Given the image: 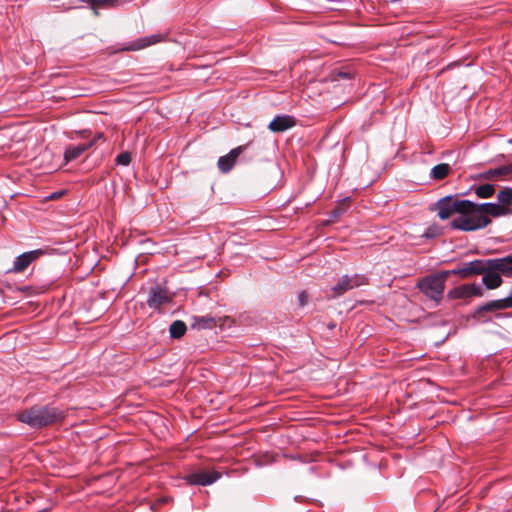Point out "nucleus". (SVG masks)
Listing matches in <instances>:
<instances>
[{
  "label": "nucleus",
  "instance_id": "obj_1",
  "mask_svg": "<svg viewBox=\"0 0 512 512\" xmlns=\"http://www.w3.org/2000/svg\"><path fill=\"white\" fill-rule=\"evenodd\" d=\"M466 205L462 208L458 217L454 218L450 226L453 229L461 231H475L487 227L491 220L486 215H481L477 207V203L470 200H464Z\"/></svg>",
  "mask_w": 512,
  "mask_h": 512
},
{
  "label": "nucleus",
  "instance_id": "obj_2",
  "mask_svg": "<svg viewBox=\"0 0 512 512\" xmlns=\"http://www.w3.org/2000/svg\"><path fill=\"white\" fill-rule=\"evenodd\" d=\"M22 423L29 425L31 428H42L63 418L60 410L51 406H33L24 410L17 415Z\"/></svg>",
  "mask_w": 512,
  "mask_h": 512
},
{
  "label": "nucleus",
  "instance_id": "obj_3",
  "mask_svg": "<svg viewBox=\"0 0 512 512\" xmlns=\"http://www.w3.org/2000/svg\"><path fill=\"white\" fill-rule=\"evenodd\" d=\"M449 275V271H442L438 274L426 276L418 282L417 287L428 298L439 302L443 297L445 282Z\"/></svg>",
  "mask_w": 512,
  "mask_h": 512
},
{
  "label": "nucleus",
  "instance_id": "obj_4",
  "mask_svg": "<svg viewBox=\"0 0 512 512\" xmlns=\"http://www.w3.org/2000/svg\"><path fill=\"white\" fill-rule=\"evenodd\" d=\"M368 283V279L366 276L361 274L354 275H343L339 278L338 282L331 288L332 296L338 297L343 295L349 290L354 288L366 285Z\"/></svg>",
  "mask_w": 512,
  "mask_h": 512
},
{
  "label": "nucleus",
  "instance_id": "obj_5",
  "mask_svg": "<svg viewBox=\"0 0 512 512\" xmlns=\"http://www.w3.org/2000/svg\"><path fill=\"white\" fill-rule=\"evenodd\" d=\"M506 304L504 298L488 301L478 306L472 316L477 321H485L486 313H492L498 319L508 316V314L501 313V311L508 309Z\"/></svg>",
  "mask_w": 512,
  "mask_h": 512
},
{
  "label": "nucleus",
  "instance_id": "obj_6",
  "mask_svg": "<svg viewBox=\"0 0 512 512\" xmlns=\"http://www.w3.org/2000/svg\"><path fill=\"white\" fill-rule=\"evenodd\" d=\"M464 200L454 199L452 196H445L436 202L438 216L442 220L449 219L455 214H460L462 208L466 205Z\"/></svg>",
  "mask_w": 512,
  "mask_h": 512
},
{
  "label": "nucleus",
  "instance_id": "obj_7",
  "mask_svg": "<svg viewBox=\"0 0 512 512\" xmlns=\"http://www.w3.org/2000/svg\"><path fill=\"white\" fill-rule=\"evenodd\" d=\"M494 267L495 264L493 260L486 259L482 268V273H480V275H482V283L488 290L497 289L503 283L500 272H498Z\"/></svg>",
  "mask_w": 512,
  "mask_h": 512
},
{
  "label": "nucleus",
  "instance_id": "obj_8",
  "mask_svg": "<svg viewBox=\"0 0 512 512\" xmlns=\"http://www.w3.org/2000/svg\"><path fill=\"white\" fill-rule=\"evenodd\" d=\"M483 295V288L475 283L457 286L447 293L449 299H467L473 296L482 297Z\"/></svg>",
  "mask_w": 512,
  "mask_h": 512
},
{
  "label": "nucleus",
  "instance_id": "obj_9",
  "mask_svg": "<svg viewBox=\"0 0 512 512\" xmlns=\"http://www.w3.org/2000/svg\"><path fill=\"white\" fill-rule=\"evenodd\" d=\"M486 259H477L459 264L455 269L448 270L450 275H457L461 278H468L482 273V268Z\"/></svg>",
  "mask_w": 512,
  "mask_h": 512
},
{
  "label": "nucleus",
  "instance_id": "obj_10",
  "mask_svg": "<svg viewBox=\"0 0 512 512\" xmlns=\"http://www.w3.org/2000/svg\"><path fill=\"white\" fill-rule=\"evenodd\" d=\"M45 254L43 249H36L24 252L17 256L13 262V267L9 272L21 273L23 272L32 262L36 261L39 257Z\"/></svg>",
  "mask_w": 512,
  "mask_h": 512
},
{
  "label": "nucleus",
  "instance_id": "obj_11",
  "mask_svg": "<svg viewBox=\"0 0 512 512\" xmlns=\"http://www.w3.org/2000/svg\"><path fill=\"white\" fill-rule=\"evenodd\" d=\"M221 477L217 471H199L192 473L186 477V480L191 485L206 486L216 482Z\"/></svg>",
  "mask_w": 512,
  "mask_h": 512
},
{
  "label": "nucleus",
  "instance_id": "obj_12",
  "mask_svg": "<svg viewBox=\"0 0 512 512\" xmlns=\"http://www.w3.org/2000/svg\"><path fill=\"white\" fill-rule=\"evenodd\" d=\"M295 124L296 121L294 117L290 115H278L269 123L268 129L274 133H280L294 127Z\"/></svg>",
  "mask_w": 512,
  "mask_h": 512
},
{
  "label": "nucleus",
  "instance_id": "obj_13",
  "mask_svg": "<svg viewBox=\"0 0 512 512\" xmlns=\"http://www.w3.org/2000/svg\"><path fill=\"white\" fill-rule=\"evenodd\" d=\"M170 301L167 291L160 287H152L147 299V304L150 308H159L161 305L166 304Z\"/></svg>",
  "mask_w": 512,
  "mask_h": 512
},
{
  "label": "nucleus",
  "instance_id": "obj_14",
  "mask_svg": "<svg viewBox=\"0 0 512 512\" xmlns=\"http://www.w3.org/2000/svg\"><path fill=\"white\" fill-rule=\"evenodd\" d=\"M477 207L481 215L486 214L492 217H500L512 213V210L509 207H503V205H499L498 203L486 202L477 204Z\"/></svg>",
  "mask_w": 512,
  "mask_h": 512
},
{
  "label": "nucleus",
  "instance_id": "obj_15",
  "mask_svg": "<svg viewBox=\"0 0 512 512\" xmlns=\"http://www.w3.org/2000/svg\"><path fill=\"white\" fill-rule=\"evenodd\" d=\"M162 40L161 34H152L150 36L141 37L129 44L128 47H126L127 50L131 51H137L144 49L146 47H149L151 45H154L156 43H159Z\"/></svg>",
  "mask_w": 512,
  "mask_h": 512
},
{
  "label": "nucleus",
  "instance_id": "obj_16",
  "mask_svg": "<svg viewBox=\"0 0 512 512\" xmlns=\"http://www.w3.org/2000/svg\"><path fill=\"white\" fill-rule=\"evenodd\" d=\"M95 144V141H88L85 143L78 144L76 146H68L64 152V159L66 162H70L79 158L86 150L91 148Z\"/></svg>",
  "mask_w": 512,
  "mask_h": 512
},
{
  "label": "nucleus",
  "instance_id": "obj_17",
  "mask_svg": "<svg viewBox=\"0 0 512 512\" xmlns=\"http://www.w3.org/2000/svg\"><path fill=\"white\" fill-rule=\"evenodd\" d=\"M240 153H241V147H238V148L231 150L227 155L220 157L218 159L219 169L224 173L229 172L233 168V166L236 162V159Z\"/></svg>",
  "mask_w": 512,
  "mask_h": 512
},
{
  "label": "nucleus",
  "instance_id": "obj_18",
  "mask_svg": "<svg viewBox=\"0 0 512 512\" xmlns=\"http://www.w3.org/2000/svg\"><path fill=\"white\" fill-rule=\"evenodd\" d=\"M492 260L495 264L494 268L500 272L501 276L512 277V255L493 258Z\"/></svg>",
  "mask_w": 512,
  "mask_h": 512
},
{
  "label": "nucleus",
  "instance_id": "obj_19",
  "mask_svg": "<svg viewBox=\"0 0 512 512\" xmlns=\"http://www.w3.org/2000/svg\"><path fill=\"white\" fill-rule=\"evenodd\" d=\"M509 174H512V163L509 165H504L498 168L487 170L480 174V178L485 180H491Z\"/></svg>",
  "mask_w": 512,
  "mask_h": 512
},
{
  "label": "nucleus",
  "instance_id": "obj_20",
  "mask_svg": "<svg viewBox=\"0 0 512 512\" xmlns=\"http://www.w3.org/2000/svg\"><path fill=\"white\" fill-rule=\"evenodd\" d=\"M451 167L447 163H441L431 169L430 177L433 180H442L449 174Z\"/></svg>",
  "mask_w": 512,
  "mask_h": 512
},
{
  "label": "nucleus",
  "instance_id": "obj_21",
  "mask_svg": "<svg viewBox=\"0 0 512 512\" xmlns=\"http://www.w3.org/2000/svg\"><path fill=\"white\" fill-rule=\"evenodd\" d=\"M187 330L186 324L183 321H174L169 328L170 336L175 339L181 338Z\"/></svg>",
  "mask_w": 512,
  "mask_h": 512
},
{
  "label": "nucleus",
  "instance_id": "obj_22",
  "mask_svg": "<svg viewBox=\"0 0 512 512\" xmlns=\"http://www.w3.org/2000/svg\"><path fill=\"white\" fill-rule=\"evenodd\" d=\"M497 198L499 205H503V207H509V205L512 204V188H504L498 193Z\"/></svg>",
  "mask_w": 512,
  "mask_h": 512
},
{
  "label": "nucleus",
  "instance_id": "obj_23",
  "mask_svg": "<svg viewBox=\"0 0 512 512\" xmlns=\"http://www.w3.org/2000/svg\"><path fill=\"white\" fill-rule=\"evenodd\" d=\"M475 193L480 198H489L495 193V188L492 184H483L476 188Z\"/></svg>",
  "mask_w": 512,
  "mask_h": 512
},
{
  "label": "nucleus",
  "instance_id": "obj_24",
  "mask_svg": "<svg viewBox=\"0 0 512 512\" xmlns=\"http://www.w3.org/2000/svg\"><path fill=\"white\" fill-rule=\"evenodd\" d=\"M213 319L208 317H199L195 318V321L193 323V327H196L198 329H205V328H211L213 325Z\"/></svg>",
  "mask_w": 512,
  "mask_h": 512
},
{
  "label": "nucleus",
  "instance_id": "obj_25",
  "mask_svg": "<svg viewBox=\"0 0 512 512\" xmlns=\"http://www.w3.org/2000/svg\"><path fill=\"white\" fill-rule=\"evenodd\" d=\"M115 161L117 165L128 166L131 162V155L128 152H122L116 157Z\"/></svg>",
  "mask_w": 512,
  "mask_h": 512
},
{
  "label": "nucleus",
  "instance_id": "obj_26",
  "mask_svg": "<svg viewBox=\"0 0 512 512\" xmlns=\"http://www.w3.org/2000/svg\"><path fill=\"white\" fill-rule=\"evenodd\" d=\"M299 306L303 307L308 303V295L305 291H301L298 295Z\"/></svg>",
  "mask_w": 512,
  "mask_h": 512
},
{
  "label": "nucleus",
  "instance_id": "obj_27",
  "mask_svg": "<svg viewBox=\"0 0 512 512\" xmlns=\"http://www.w3.org/2000/svg\"><path fill=\"white\" fill-rule=\"evenodd\" d=\"M504 300L507 303L506 305H507L508 309L512 308V287H511L509 295L507 297H505Z\"/></svg>",
  "mask_w": 512,
  "mask_h": 512
},
{
  "label": "nucleus",
  "instance_id": "obj_28",
  "mask_svg": "<svg viewBox=\"0 0 512 512\" xmlns=\"http://www.w3.org/2000/svg\"><path fill=\"white\" fill-rule=\"evenodd\" d=\"M339 76H340L341 78H345V79H349V78H350V74H349V73H347V72H340V73H339Z\"/></svg>",
  "mask_w": 512,
  "mask_h": 512
},
{
  "label": "nucleus",
  "instance_id": "obj_29",
  "mask_svg": "<svg viewBox=\"0 0 512 512\" xmlns=\"http://www.w3.org/2000/svg\"><path fill=\"white\" fill-rule=\"evenodd\" d=\"M104 137V135L102 133H98L91 141H95V143L99 140V139H102Z\"/></svg>",
  "mask_w": 512,
  "mask_h": 512
},
{
  "label": "nucleus",
  "instance_id": "obj_30",
  "mask_svg": "<svg viewBox=\"0 0 512 512\" xmlns=\"http://www.w3.org/2000/svg\"><path fill=\"white\" fill-rule=\"evenodd\" d=\"M341 213H342V210H340L338 208L334 209V211H333L334 216H339Z\"/></svg>",
  "mask_w": 512,
  "mask_h": 512
},
{
  "label": "nucleus",
  "instance_id": "obj_31",
  "mask_svg": "<svg viewBox=\"0 0 512 512\" xmlns=\"http://www.w3.org/2000/svg\"><path fill=\"white\" fill-rule=\"evenodd\" d=\"M54 197H57V194H53V195H51V197H50V198H54Z\"/></svg>",
  "mask_w": 512,
  "mask_h": 512
},
{
  "label": "nucleus",
  "instance_id": "obj_32",
  "mask_svg": "<svg viewBox=\"0 0 512 512\" xmlns=\"http://www.w3.org/2000/svg\"><path fill=\"white\" fill-rule=\"evenodd\" d=\"M54 197H57V194H53V195H51V197H50V198H54Z\"/></svg>",
  "mask_w": 512,
  "mask_h": 512
}]
</instances>
